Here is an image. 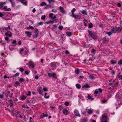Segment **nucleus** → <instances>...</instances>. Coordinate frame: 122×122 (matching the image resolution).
<instances>
[{
	"label": "nucleus",
	"mask_w": 122,
	"mask_h": 122,
	"mask_svg": "<svg viewBox=\"0 0 122 122\" xmlns=\"http://www.w3.org/2000/svg\"><path fill=\"white\" fill-rule=\"evenodd\" d=\"M46 16L45 15H44L41 17V19L42 20H45L46 18Z\"/></svg>",
	"instance_id": "nucleus-43"
},
{
	"label": "nucleus",
	"mask_w": 122,
	"mask_h": 122,
	"mask_svg": "<svg viewBox=\"0 0 122 122\" xmlns=\"http://www.w3.org/2000/svg\"><path fill=\"white\" fill-rule=\"evenodd\" d=\"M15 3L14 1L12 3V4L11 6L12 7H14L15 6Z\"/></svg>",
	"instance_id": "nucleus-41"
},
{
	"label": "nucleus",
	"mask_w": 122,
	"mask_h": 122,
	"mask_svg": "<svg viewBox=\"0 0 122 122\" xmlns=\"http://www.w3.org/2000/svg\"><path fill=\"white\" fill-rule=\"evenodd\" d=\"M88 32L89 33V34L90 35V36L91 37L92 36L94 35V34L92 33V31H91L89 30H88Z\"/></svg>",
	"instance_id": "nucleus-14"
},
{
	"label": "nucleus",
	"mask_w": 122,
	"mask_h": 122,
	"mask_svg": "<svg viewBox=\"0 0 122 122\" xmlns=\"http://www.w3.org/2000/svg\"><path fill=\"white\" fill-rule=\"evenodd\" d=\"M86 111H87L86 109H83L82 110L81 112H82V114H85V113H86Z\"/></svg>",
	"instance_id": "nucleus-21"
},
{
	"label": "nucleus",
	"mask_w": 122,
	"mask_h": 122,
	"mask_svg": "<svg viewBox=\"0 0 122 122\" xmlns=\"http://www.w3.org/2000/svg\"><path fill=\"white\" fill-rule=\"evenodd\" d=\"M48 116V115L47 114H44V113H42V115L41 116V118H43L45 117H47Z\"/></svg>",
	"instance_id": "nucleus-20"
},
{
	"label": "nucleus",
	"mask_w": 122,
	"mask_h": 122,
	"mask_svg": "<svg viewBox=\"0 0 122 122\" xmlns=\"http://www.w3.org/2000/svg\"><path fill=\"white\" fill-rule=\"evenodd\" d=\"M25 33L27 36L29 37H30L32 34V32H29L28 31H26L25 32Z\"/></svg>",
	"instance_id": "nucleus-7"
},
{
	"label": "nucleus",
	"mask_w": 122,
	"mask_h": 122,
	"mask_svg": "<svg viewBox=\"0 0 122 122\" xmlns=\"http://www.w3.org/2000/svg\"><path fill=\"white\" fill-rule=\"evenodd\" d=\"M59 109L60 110H61L63 109V107L61 105H60L59 106Z\"/></svg>",
	"instance_id": "nucleus-52"
},
{
	"label": "nucleus",
	"mask_w": 122,
	"mask_h": 122,
	"mask_svg": "<svg viewBox=\"0 0 122 122\" xmlns=\"http://www.w3.org/2000/svg\"><path fill=\"white\" fill-rule=\"evenodd\" d=\"M29 28L32 30H33L34 29V27L31 26H30L29 27H27V30H28Z\"/></svg>",
	"instance_id": "nucleus-33"
},
{
	"label": "nucleus",
	"mask_w": 122,
	"mask_h": 122,
	"mask_svg": "<svg viewBox=\"0 0 122 122\" xmlns=\"http://www.w3.org/2000/svg\"><path fill=\"white\" fill-rule=\"evenodd\" d=\"M65 53L66 54H70L69 52L67 50H66L65 52Z\"/></svg>",
	"instance_id": "nucleus-51"
},
{
	"label": "nucleus",
	"mask_w": 122,
	"mask_h": 122,
	"mask_svg": "<svg viewBox=\"0 0 122 122\" xmlns=\"http://www.w3.org/2000/svg\"><path fill=\"white\" fill-rule=\"evenodd\" d=\"M60 9L61 12L63 13H65V11L64 10V8L63 7L61 6L60 7Z\"/></svg>",
	"instance_id": "nucleus-11"
},
{
	"label": "nucleus",
	"mask_w": 122,
	"mask_h": 122,
	"mask_svg": "<svg viewBox=\"0 0 122 122\" xmlns=\"http://www.w3.org/2000/svg\"><path fill=\"white\" fill-rule=\"evenodd\" d=\"M51 6L50 5H46V6L44 7L45 8H47L48 7H50Z\"/></svg>",
	"instance_id": "nucleus-36"
},
{
	"label": "nucleus",
	"mask_w": 122,
	"mask_h": 122,
	"mask_svg": "<svg viewBox=\"0 0 122 122\" xmlns=\"http://www.w3.org/2000/svg\"><path fill=\"white\" fill-rule=\"evenodd\" d=\"M62 112L63 114L65 115H67L68 114V111L65 108L63 109Z\"/></svg>",
	"instance_id": "nucleus-8"
},
{
	"label": "nucleus",
	"mask_w": 122,
	"mask_h": 122,
	"mask_svg": "<svg viewBox=\"0 0 122 122\" xmlns=\"http://www.w3.org/2000/svg\"><path fill=\"white\" fill-rule=\"evenodd\" d=\"M20 71L22 72H23V71H24V69L22 68H20Z\"/></svg>",
	"instance_id": "nucleus-50"
},
{
	"label": "nucleus",
	"mask_w": 122,
	"mask_h": 122,
	"mask_svg": "<svg viewBox=\"0 0 122 122\" xmlns=\"http://www.w3.org/2000/svg\"><path fill=\"white\" fill-rule=\"evenodd\" d=\"M93 25L92 23H90L89 25V28H91L92 27Z\"/></svg>",
	"instance_id": "nucleus-38"
},
{
	"label": "nucleus",
	"mask_w": 122,
	"mask_h": 122,
	"mask_svg": "<svg viewBox=\"0 0 122 122\" xmlns=\"http://www.w3.org/2000/svg\"><path fill=\"white\" fill-rule=\"evenodd\" d=\"M31 92L30 91L28 92V94H27L26 95L28 96H30L31 95Z\"/></svg>",
	"instance_id": "nucleus-58"
},
{
	"label": "nucleus",
	"mask_w": 122,
	"mask_h": 122,
	"mask_svg": "<svg viewBox=\"0 0 122 122\" xmlns=\"http://www.w3.org/2000/svg\"><path fill=\"white\" fill-rule=\"evenodd\" d=\"M49 2V3H51V2H54V1L53 0H47Z\"/></svg>",
	"instance_id": "nucleus-54"
},
{
	"label": "nucleus",
	"mask_w": 122,
	"mask_h": 122,
	"mask_svg": "<svg viewBox=\"0 0 122 122\" xmlns=\"http://www.w3.org/2000/svg\"><path fill=\"white\" fill-rule=\"evenodd\" d=\"M5 35L6 36H9L10 37H11L12 36V33L10 31H7L5 33Z\"/></svg>",
	"instance_id": "nucleus-6"
},
{
	"label": "nucleus",
	"mask_w": 122,
	"mask_h": 122,
	"mask_svg": "<svg viewBox=\"0 0 122 122\" xmlns=\"http://www.w3.org/2000/svg\"><path fill=\"white\" fill-rule=\"evenodd\" d=\"M59 20L58 19H56L54 20L53 21L55 23H56L58 22Z\"/></svg>",
	"instance_id": "nucleus-47"
},
{
	"label": "nucleus",
	"mask_w": 122,
	"mask_h": 122,
	"mask_svg": "<svg viewBox=\"0 0 122 122\" xmlns=\"http://www.w3.org/2000/svg\"><path fill=\"white\" fill-rule=\"evenodd\" d=\"M53 28L55 29H56V28L57 27V26L56 25H53Z\"/></svg>",
	"instance_id": "nucleus-56"
},
{
	"label": "nucleus",
	"mask_w": 122,
	"mask_h": 122,
	"mask_svg": "<svg viewBox=\"0 0 122 122\" xmlns=\"http://www.w3.org/2000/svg\"><path fill=\"white\" fill-rule=\"evenodd\" d=\"M107 34L109 36H110L112 35V33L110 31L107 32Z\"/></svg>",
	"instance_id": "nucleus-46"
},
{
	"label": "nucleus",
	"mask_w": 122,
	"mask_h": 122,
	"mask_svg": "<svg viewBox=\"0 0 122 122\" xmlns=\"http://www.w3.org/2000/svg\"><path fill=\"white\" fill-rule=\"evenodd\" d=\"M116 28H113L111 30V31L112 32L116 33Z\"/></svg>",
	"instance_id": "nucleus-18"
},
{
	"label": "nucleus",
	"mask_w": 122,
	"mask_h": 122,
	"mask_svg": "<svg viewBox=\"0 0 122 122\" xmlns=\"http://www.w3.org/2000/svg\"><path fill=\"white\" fill-rule=\"evenodd\" d=\"M25 81L24 79L22 78H21L19 80V81L20 82H22Z\"/></svg>",
	"instance_id": "nucleus-34"
},
{
	"label": "nucleus",
	"mask_w": 122,
	"mask_h": 122,
	"mask_svg": "<svg viewBox=\"0 0 122 122\" xmlns=\"http://www.w3.org/2000/svg\"><path fill=\"white\" fill-rule=\"evenodd\" d=\"M26 98V97L25 96H22L21 98L22 100H24Z\"/></svg>",
	"instance_id": "nucleus-45"
},
{
	"label": "nucleus",
	"mask_w": 122,
	"mask_h": 122,
	"mask_svg": "<svg viewBox=\"0 0 122 122\" xmlns=\"http://www.w3.org/2000/svg\"><path fill=\"white\" fill-rule=\"evenodd\" d=\"M39 33L38 30V29H36L35 32V36H34V37L36 38L37 37V36L38 35V33Z\"/></svg>",
	"instance_id": "nucleus-9"
},
{
	"label": "nucleus",
	"mask_w": 122,
	"mask_h": 122,
	"mask_svg": "<svg viewBox=\"0 0 122 122\" xmlns=\"http://www.w3.org/2000/svg\"><path fill=\"white\" fill-rule=\"evenodd\" d=\"M46 4L45 2H43L42 3L40 4V6H43L44 5H46Z\"/></svg>",
	"instance_id": "nucleus-32"
},
{
	"label": "nucleus",
	"mask_w": 122,
	"mask_h": 122,
	"mask_svg": "<svg viewBox=\"0 0 122 122\" xmlns=\"http://www.w3.org/2000/svg\"><path fill=\"white\" fill-rule=\"evenodd\" d=\"M53 15V13H51L49 15V17H50V18H51L52 17V16Z\"/></svg>",
	"instance_id": "nucleus-60"
},
{
	"label": "nucleus",
	"mask_w": 122,
	"mask_h": 122,
	"mask_svg": "<svg viewBox=\"0 0 122 122\" xmlns=\"http://www.w3.org/2000/svg\"><path fill=\"white\" fill-rule=\"evenodd\" d=\"M4 10L5 11H10L11 10V9L10 8H7V6H5L3 8Z\"/></svg>",
	"instance_id": "nucleus-12"
},
{
	"label": "nucleus",
	"mask_w": 122,
	"mask_h": 122,
	"mask_svg": "<svg viewBox=\"0 0 122 122\" xmlns=\"http://www.w3.org/2000/svg\"><path fill=\"white\" fill-rule=\"evenodd\" d=\"M72 33L71 32H66V34L67 35L69 36H70L72 34Z\"/></svg>",
	"instance_id": "nucleus-19"
},
{
	"label": "nucleus",
	"mask_w": 122,
	"mask_h": 122,
	"mask_svg": "<svg viewBox=\"0 0 122 122\" xmlns=\"http://www.w3.org/2000/svg\"><path fill=\"white\" fill-rule=\"evenodd\" d=\"M75 114L77 116L80 117V115L79 113L78 112V111L76 110H75L74 111Z\"/></svg>",
	"instance_id": "nucleus-10"
},
{
	"label": "nucleus",
	"mask_w": 122,
	"mask_h": 122,
	"mask_svg": "<svg viewBox=\"0 0 122 122\" xmlns=\"http://www.w3.org/2000/svg\"><path fill=\"white\" fill-rule=\"evenodd\" d=\"M95 50L94 49H93L91 51V52L92 53H95Z\"/></svg>",
	"instance_id": "nucleus-55"
},
{
	"label": "nucleus",
	"mask_w": 122,
	"mask_h": 122,
	"mask_svg": "<svg viewBox=\"0 0 122 122\" xmlns=\"http://www.w3.org/2000/svg\"><path fill=\"white\" fill-rule=\"evenodd\" d=\"M63 27L62 26L60 25L58 27V28L59 29L62 30L63 28Z\"/></svg>",
	"instance_id": "nucleus-53"
},
{
	"label": "nucleus",
	"mask_w": 122,
	"mask_h": 122,
	"mask_svg": "<svg viewBox=\"0 0 122 122\" xmlns=\"http://www.w3.org/2000/svg\"><path fill=\"white\" fill-rule=\"evenodd\" d=\"M88 32L89 33V34L90 35V36L91 37L92 36L94 35V34L92 33V31H91L89 30H88Z\"/></svg>",
	"instance_id": "nucleus-13"
},
{
	"label": "nucleus",
	"mask_w": 122,
	"mask_h": 122,
	"mask_svg": "<svg viewBox=\"0 0 122 122\" xmlns=\"http://www.w3.org/2000/svg\"><path fill=\"white\" fill-rule=\"evenodd\" d=\"M76 87L78 89H80L81 87V85L78 83L76 84Z\"/></svg>",
	"instance_id": "nucleus-28"
},
{
	"label": "nucleus",
	"mask_w": 122,
	"mask_h": 122,
	"mask_svg": "<svg viewBox=\"0 0 122 122\" xmlns=\"http://www.w3.org/2000/svg\"><path fill=\"white\" fill-rule=\"evenodd\" d=\"M69 103L68 102H67L65 103V104L67 106L69 105Z\"/></svg>",
	"instance_id": "nucleus-62"
},
{
	"label": "nucleus",
	"mask_w": 122,
	"mask_h": 122,
	"mask_svg": "<svg viewBox=\"0 0 122 122\" xmlns=\"http://www.w3.org/2000/svg\"><path fill=\"white\" fill-rule=\"evenodd\" d=\"M102 92V89L100 88H99V89L96 90L94 92V94L96 95H97L99 93H101Z\"/></svg>",
	"instance_id": "nucleus-3"
},
{
	"label": "nucleus",
	"mask_w": 122,
	"mask_h": 122,
	"mask_svg": "<svg viewBox=\"0 0 122 122\" xmlns=\"http://www.w3.org/2000/svg\"><path fill=\"white\" fill-rule=\"evenodd\" d=\"M92 110L91 109H89L87 112L89 114H90L92 112Z\"/></svg>",
	"instance_id": "nucleus-26"
},
{
	"label": "nucleus",
	"mask_w": 122,
	"mask_h": 122,
	"mask_svg": "<svg viewBox=\"0 0 122 122\" xmlns=\"http://www.w3.org/2000/svg\"><path fill=\"white\" fill-rule=\"evenodd\" d=\"M20 0V2L21 3H22L23 5H26L27 4H26V2L25 1V0Z\"/></svg>",
	"instance_id": "nucleus-17"
},
{
	"label": "nucleus",
	"mask_w": 122,
	"mask_h": 122,
	"mask_svg": "<svg viewBox=\"0 0 122 122\" xmlns=\"http://www.w3.org/2000/svg\"><path fill=\"white\" fill-rule=\"evenodd\" d=\"M89 77L90 79H92L94 78V77L92 75L89 74Z\"/></svg>",
	"instance_id": "nucleus-27"
},
{
	"label": "nucleus",
	"mask_w": 122,
	"mask_h": 122,
	"mask_svg": "<svg viewBox=\"0 0 122 122\" xmlns=\"http://www.w3.org/2000/svg\"><path fill=\"white\" fill-rule=\"evenodd\" d=\"M91 37L93 39L95 40L97 39V36L95 35L94 34Z\"/></svg>",
	"instance_id": "nucleus-25"
},
{
	"label": "nucleus",
	"mask_w": 122,
	"mask_h": 122,
	"mask_svg": "<svg viewBox=\"0 0 122 122\" xmlns=\"http://www.w3.org/2000/svg\"><path fill=\"white\" fill-rule=\"evenodd\" d=\"M24 51V50L22 48H21V49H20V52L19 53H21Z\"/></svg>",
	"instance_id": "nucleus-61"
},
{
	"label": "nucleus",
	"mask_w": 122,
	"mask_h": 122,
	"mask_svg": "<svg viewBox=\"0 0 122 122\" xmlns=\"http://www.w3.org/2000/svg\"><path fill=\"white\" fill-rule=\"evenodd\" d=\"M51 66L52 67H54L56 66V63L55 62H53L51 63Z\"/></svg>",
	"instance_id": "nucleus-23"
},
{
	"label": "nucleus",
	"mask_w": 122,
	"mask_h": 122,
	"mask_svg": "<svg viewBox=\"0 0 122 122\" xmlns=\"http://www.w3.org/2000/svg\"><path fill=\"white\" fill-rule=\"evenodd\" d=\"M79 16L77 15H75L74 16H73V17L74 18H75L77 19L78 17H79Z\"/></svg>",
	"instance_id": "nucleus-49"
},
{
	"label": "nucleus",
	"mask_w": 122,
	"mask_h": 122,
	"mask_svg": "<svg viewBox=\"0 0 122 122\" xmlns=\"http://www.w3.org/2000/svg\"><path fill=\"white\" fill-rule=\"evenodd\" d=\"M118 63L119 65L122 64V59H121L118 62Z\"/></svg>",
	"instance_id": "nucleus-44"
},
{
	"label": "nucleus",
	"mask_w": 122,
	"mask_h": 122,
	"mask_svg": "<svg viewBox=\"0 0 122 122\" xmlns=\"http://www.w3.org/2000/svg\"><path fill=\"white\" fill-rule=\"evenodd\" d=\"M80 71L79 69H77L76 70H75V72L77 74H78L79 73V72Z\"/></svg>",
	"instance_id": "nucleus-35"
},
{
	"label": "nucleus",
	"mask_w": 122,
	"mask_h": 122,
	"mask_svg": "<svg viewBox=\"0 0 122 122\" xmlns=\"http://www.w3.org/2000/svg\"><path fill=\"white\" fill-rule=\"evenodd\" d=\"M56 74L55 73H53L52 74V76L53 78H56Z\"/></svg>",
	"instance_id": "nucleus-39"
},
{
	"label": "nucleus",
	"mask_w": 122,
	"mask_h": 122,
	"mask_svg": "<svg viewBox=\"0 0 122 122\" xmlns=\"http://www.w3.org/2000/svg\"><path fill=\"white\" fill-rule=\"evenodd\" d=\"M116 97L119 104H122V95L119 93H117L116 96Z\"/></svg>",
	"instance_id": "nucleus-1"
},
{
	"label": "nucleus",
	"mask_w": 122,
	"mask_h": 122,
	"mask_svg": "<svg viewBox=\"0 0 122 122\" xmlns=\"http://www.w3.org/2000/svg\"><path fill=\"white\" fill-rule=\"evenodd\" d=\"M103 43H106L107 42V41L106 40V37H104L103 39Z\"/></svg>",
	"instance_id": "nucleus-22"
},
{
	"label": "nucleus",
	"mask_w": 122,
	"mask_h": 122,
	"mask_svg": "<svg viewBox=\"0 0 122 122\" xmlns=\"http://www.w3.org/2000/svg\"><path fill=\"white\" fill-rule=\"evenodd\" d=\"M111 62L112 64H114L115 63H116V61H115L112 60L111 61Z\"/></svg>",
	"instance_id": "nucleus-42"
},
{
	"label": "nucleus",
	"mask_w": 122,
	"mask_h": 122,
	"mask_svg": "<svg viewBox=\"0 0 122 122\" xmlns=\"http://www.w3.org/2000/svg\"><path fill=\"white\" fill-rule=\"evenodd\" d=\"M90 87V86L88 84H86L84 85L82 87V88H89Z\"/></svg>",
	"instance_id": "nucleus-15"
},
{
	"label": "nucleus",
	"mask_w": 122,
	"mask_h": 122,
	"mask_svg": "<svg viewBox=\"0 0 122 122\" xmlns=\"http://www.w3.org/2000/svg\"><path fill=\"white\" fill-rule=\"evenodd\" d=\"M76 10V9L75 8H74L73 9L71 10V12H74Z\"/></svg>",
	"instance_id": "nucleus-57"
},
{
	"label": "nucleus",
	"mask_w": 122,
	"mask_h": 122,
	"mask_svg": "<svg viewBox=\"0 0 122 122\" xmlns=\"http://www.w3.org/2000/svg\"><path fill=\"white\" fill-rule=\"evenodd\" d=\"M42 88L41 86H40L39 88L37 89V91L38 92V93L42 95L43 96L42 93Z\"/></svg>",
	"instance_id": "nucleus-4"
},
{
	"label": "nucleus",
	"mask_w": 122,
	"mask_h": 122,
	"mask_svg": "<svg viewBox=\"0 0 122 122\" xmlns=\"http://www.w3.org/2000/svg\"><path fill=\"white\" fill-rule=\"evenodd\" d=\"M28 66L32 68H34L35 66L33 62L31 61H30L29 62Z\"/></svg>",
	"instance_id": "nucleus-5"
},
{
	"label": "nucleus",
	"mask_w": 122,
	"mask_h": 122,
	"mask_svg": "<svg viewBox=\"0 0 122 122\" xmlns=\"http://www.w3.org/2000/svg\"><path fill=\"white\" fill-rule=\"evenodd\" d=\"M116 32L118 33L120 32L122 30V29L121 28L119 27L118 28L117 27H116Z\"/></svg>",
	"instance_id": "nucleus-16"
},
{
	"label": "nucleus",
	"mask_w": 122,
	"mask_h": 122,
	"mask_svg": "<svg viewBox=\"0 0 122 122\" xmlns=\"http://www.w3.org/2000/svg\"><path fill=\"white\" fill-rule=\"evenodd\" d=\"M108 120L107 116L105 115H103L101 119L102 122H108L107 121Z\"/></svg>",
	"instance_id": "nucleus-2"
},
{
	"label": "nucleus",
	"mask_w": 122,
	"mask_h": 122,
	"mask_svg": "<svg viewBox=\"0 0 122 122\" xmlns=\"http://www.w3.org/2000/svg\"><path fill=\"white\" fill-rule=\"evenodd\" d=\"M20 74V73H17L14 75V76L15 77H16L17 76H18Z\"/></svg>",
	"instance_id": "nucleus-31"
},
{
	"label": "nucleus",
	"mask_w": 122,
	"mask_h": 122,
	"mask_svg": "<svg viewBox=\"0 0 122 122\" xmlns=\"http://www.w3.org/2000/svg\"><path fill=\"white\" fill-rule=\"evenodd\" d=\"M10 112H13L14 111L13 108L12 106L10 105Z\"/></svg>",
	"instance_id": "nucleus-24"
},
{
	"label": "nucleus",
	"mask_w": 122,
	"mask_h": 122,
	"mask_svg": "<svg viewBox=\"0 0 122 122\" xmlns=\"http://www.w3.org/2000/svg\"><path fill=\"white\" fill-rule=\"evenodd\" d=\"M16 40H14L12 42V43L13 44H15L16 43Z\"/></svg>",
	"instance_id": "nucleus-64"
},
{
	"label": "nucleus",
	"mask_w": 122,
	"mask_h": 122,
	"mask_svg": "<svg viewBox=\"0 0 122 122\" xmlns=\"http://www.w3.org/2000/svg\"><path fill=\"white\" fill-rule=\"evenodd\" d=\"M81 13L84 15H87V14L86 11L85 10H83L81 11Z\"/></svg>",
	"instance_id": "nucleus-29"
},
{
	"label": "nucleus",
	"mask_w": 122,
	"mask_h": 122,
	"mask_svg": "<svg viewBox=\"0 0 122 122\" xmlns=\"http://www.w3.org/2000/svg\"><path fill=\"white\" fill-rule=\"evenodd\" d=\"M52 11L54 12H57V11L56 9H53L52 10Z\"/></svg>",
	"instance_id": "nucleus-48"
},
{
	"label": "nucleus",
	"mask_w": 122,
	"mask_h": 122,
	"mask_svg": "<svg viewBox=\"0 0 122 122\" xmlns=\"http://www.w3.org/2000/svg\"><path fill=\"white\" fill-rule=\"evenodd\" d=\"M87 97L88 99H90L91 100H93L94 99V98H92V97L91 96L89 95Z\"/></svg>",
	"instance_id": "nucleus-30"
},
{
	"label": "nucleus",
	"mask_w": 122,
	"mask_h": 122,
	"mask_svg": "<svg viewBox=\"0 0 122 122\" xmlns=\"http://www.w3.org/2000/svg\"><path fill=\"white\" fill-rule=\"evenodd\" d=\"M43 24V22H39L38 24L37 25L38 26H39V25H41Z\"/></svg>",
	"instance_id": "nucleus-37"
},
{
	"label": "nucleus",
	"mask_w": 122,
	"mask_h": 122,
	"mask_svg": "<svg viewBox=\"0 0 122 122\" xmlns=\"http://www.w3.org/2000/svg\"><path fill=\"white\" fill-rule=\"evenodd\" d=\"M48 76H49L51 77L52 76V74L50 73H48Z\"/></svg>",
	"instance_id": "nucleus-59"
},
{
	"label": "nucleus",
	"mask_w": 122,
	"mask_h": 122,
	"mask_svg": "<svg viewBox=\"0 0 122 122\" xmlns=\"http://www.w3.org/2000/svg\"><path fill=\"white\" fill-rule=\"evenodd\" d=\"M43 90L45 92H47L48 91V89L46 87H43Z\"/></svg>",
	"instance_id": "nucleus-40"
},
{
	"label": "nucleus",
	"mask_w": 122,
	"mask_h": 122,
	"mask_svg": "<svg viewBox=\"0 0 122 122\" xmlns=\"http://www.w3.org/2000/svg\"><path fill=\"white\" fill-rule=\"evenodd\" d=\"M15 83L18 85H19L20 84V83L18 81H16L15 82Z\"/></svg>",
	"instance_id": "nucleus-63"
}]
</instances>
